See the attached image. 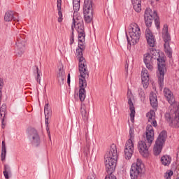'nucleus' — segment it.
Returning a JSON list of instances; mask_svg holds the SVG:
<instances>
[{
  "instance_id": "16",
  "label": "nucleus",
  "mask_w": 179,
  "mask_h": 179,
  "mask_svg": "<svg viewBox=\"0 0 179 179\" xmlns=\"http://www.w3.org/2000/svg\"><path fill=\"white\" fill-rule=\"evenodd\" d=\"M5 22H19V15L17 13H14L13 11L9 10L5 13L4 15Z\"/></svg>"
},
{
  "instance_id": "39",
  "label": "nucleus",
  "mask_w": 179,
  "mask_h": 179,
  "mask_svg": "<svg viewBox=\"0 0 179 179\" xmlns=\"http://www.w3.org/2000/svg\"><path fill=\"white\" fill-rule=\"evenodd\" d=\"M4 171H8V173H10V167L9 165H4Z\"/></svg>"
},
{
  "instance_id": "3",
  "label": "nucleus",
  "mask_w": 179,
  "mask_h": 179,
  "mask_svg": "<svg viewBox=\"0 0 179 179\" xmlns=\"http://www.w3.org/2000/svg\"><path fill=\"white\" fill-rule=\"evenodd\" d=\"M153 19L155 20L156 27L157 29H160V19L159 18V16H157V11L156 10L152 11V9L146 8L144 13L145 23V26L148 27L145 30V37L150 47H155V44L156 43L155 36H153V34L150 31V29H149V27H152Z\"/></svg>"
},
{
  "instance_id": "4",
  "label": "nucleus",
  "mask_w": 179,
  "mask_h": 179,
  "mask_svg": "<svg viewBox=\"0 0 179 179\" xmlns=\"http://www.w3.org/2000/svg\"><path fill=\"white\" fill-rule=\"evenodd\" d=\"M129 37H127V41L129 44L135 45L137 43H139V39L141 38V28L136 23H133L130 24L129 28Z\"/></svg>"
},
{
  "instance_id": "49",
  "label": "nucleus",
  "mask_w": 179,
  "mask_h": 179,
  "mask_svg": "<svg viewBox=\"0 0 179 179\" xmlns=\"http://www.w3.org/2000/svg\"><path fill=\"white\" fill-rule=\"evenodd\" d=\"M156 1H159V0H156Z\"/></svg>"
},
{
  "instance_id": "10",
  "label": "nucleus",
  "mask_w": 179,
  "mask_h": 179,
  "mask_svg": "<svg viewBox=\"0 0 179 179\" xmlns=\"http://www.w3.org/2000/svg\"><path fill=\"white\" fill-rule=\"evenodd\" d=\"M27 136L29 139L32 146H40L41 143V140H40V135H38V131L33 127H29L27 130Z\"/></svg>"
},
{
  "instance_id": "12",
  "label": "nucleus",
  "mask_w": 179,
  "mask_h": 179,
  "mask_svg": "<svg viewBox=\"0 0 179 179\" xmlns=\"http://www.w3.org/2000/svg\"><path fill=\"white\" fill-rule=\"evenodd\" d=\"M78 10H74L73 14V24L71 26L72 30H73L74 27L78 32L79 31H85V25L83 24V19L80 15L78 14Z\"/></svg>"
},
{
  "instance_id": "15",
  "label": "nucleus",
  "mask_w": 179,
  "mask_h": 179,
  "mask_svg": "<svg viewBox=\"0 0 179 179\" xmlns=\"http://www.w3.org/2000/svg\"><path fill=\"white\" fill-rule=\"evenodd\" d=\"M105 157H112L113 159L118 158V151H117V145L115 144H112L110 146L109 150L106 152Z\"/></svg>"
},
{
  "instance_id": "36",
  "label": "nucleus",
  "mask_w": 179,
  "mask_h": 179,
  "mask_svg": "<svg viewBox=\"0 0 179 179\" xmlns=\"http://www.w3.org/2000/svg\"><path fill=\"white\" fill-rule=\"evenodd\" d=\"M57 79H58L59 83L61 86L62 85H64V83H65V80L66 79V76L60 77Z\"/></svg>"
},
{
  "instance_id": "8",
  "label": "nucleus",
  "mask_w": 179,
  "mask_h": 179,
  "mask_svg": "<svg viewBox=\"0 0 179 179\" xmlns=\"http://www.w3.org/2000/svg\"><path fill=\"white\" fill-rule=\"evenodd\" d=\"M166 139H167V131H162L159 134L153 148L155 156H159V155L162 153V150L163 149V145H164V143L166 142Z\"/></svg>"
},
{
  "instance_id": "42",
  "label": "nucleus",
  "mask_w": 179,
  "mask_h": 179,
  "mask_svg": "<svg viewBox=\"0 0 179 179\" xmlns=\"http://www.w3.org/2000/svg\"><path fill=\"white\" fill-rule=\"evenodd\" d=\"M171 176H173V171H170L168 173H167V179H171Z\"/></svg>"
},
{
  "instance_id": "38",
  "label": "nucleus",
  "mask_w": 179,
  "mask_h": 179,
  "mask_svg": "<svg viewBox=\"0 0 179 179\" xmlns=\"http://www.w3.org/2000/svg\"><path fill=\"white\" fill-rule=\"evenodd\" d=\"M72 34H71V36L70 37V45H72V44H73L74 43V39H73V37H74V35H73V29H72Z\"/></svg>"
},
{
  "instance_id": "23",
  "label": "nucleus",
  "mask_w": 179,
  "mask_h": 179,
  "mask_svg": "<svg viewBox=\"0 0 179 179\" xmlns=\"http://www.w3.org/2000/svg\"><path fill=\"white\" fill-rule=\"evenodd\" d=\"M150 101L152 107L157 108V96H156V94L153 92L150 94Z\"/></svg>"
},
{
  "instance_id": "29",
  "label": "nucleus",
  "mask_w": 179,
  "mask_h": 179,
  "mask_svg": "<svg viewBox=\"0 0 179 179\" xmlns=\"http://www.w3.org/2000/svg\"><path fill=\"white\" fill-rule=\"evenodd\" d=\"M150 54L151 57L154 59H156L158 58V57L160 56V55H159V52H157V50H150Z\"/></svg>"
},
{
  "instance_id": "41",
  "label": "nucleus",
  "mask_w": 179,
  "mask_h": 179,
  "mask_svg": "<svg viewBox=\"0 0 179 179\" xmlns=\"http://www.w3.org/2000/svg\"><path fill=\"white\" fill-rule=\"evenodd\" d=\"M0 111L5 113L6 111V105L3 104L0 108Z\"/></svg>"
},
{
  "instance_id": "32",
  "label": "nucleus",
  "mask_w": 179,
  "mask_h": 179,
  "mask_svg": "<svg viewBox=\"0 0 179 179\" xmlns=\"http://www.w3.org/2000/svg\"><path fill=\"white\" fill-rule=\"evenodd\" d=\"M1 120L2 122L1 128H5V124H3V121H5V115L6 113L3 111H0Z\"/></svg>"
},
{
  "instance_id": "13",
  "label": "nucleus",
  "mask_w": 179,
  "mask_h": 179,
  "mask_svg": "<svg viewBox=\"0 0 179 179\" xmlns=\"http://www.w3.org/2000/svg\"><path fill=\"white\" fill-rule=\"evenodd\" d=\"M86 78H89V74L87 76H80L79 79V99L80 101H85L86 99V87H87V83L86 82Z\"/></svg>"
},
{
  "instance_id": "28",
  "label": "nucleus",
  "mask_w": 179,
  "mask_h": 179,
  "mask_svg": "<svg viewBox=\"0 0 179 179\" xmlns=\"http://www.w3.org/2000/svg\"><path fill=\"white\" fill-rule=\"evenodd\" d=\"M73 10H79L80 9V0H73Z\"/></svg>"
},
{
  "instance_id": "7",
  "label": "nucleus",
  "mask_w": 179,
  "mask_h": 179,
  "mask_svg": "<svg viewBox=\"0 0 179 179\" xmlns=\"http://www.w3.org/2000/svg\"><path fill=\"white\" fill-rule=\"evenodd\" d=\"M129 139L126 142L124 146V156L125 159L129 160L131 157H132V155H134V138H135V135L134 134V129L130 127L129 129Z\"/></svg>"
},
{
  "instance_id": "9",
  "label": "nucleus",
  "mask_w": 179,
  "mask_h": 179,
  "mask_svg": "<svg viewBox=\"0 0 179 179\" xmlns=\"http://www.w3.org/2000/svg\"><path fill=\"white\" fill-rule=\"evenodd\" d=\"M83 14L86 23H90L93 20V1L92 0L84 1Z\"/></svg>"
},
{
  "instance_id": "46",
  "label": "nucleus",
  "mask_w": 179,
  "mask_h": 179,
  "mask_svg": "<svg viewBox=\"0 0 179 179\" xmlns=\"http://www.w3.org/2000/svg\"><path fill=\"white\" fill-rule=\"evenodd\" d=\"M86 155L89 154V145L87 146V150L85 151Z\"/></svg>"
},
{
  "instance_id": "30",
  "label": "nucleus",
  "mask_w": 179,
  "mask_h": 179,
  "mask_svg": "<svg viewBox=\"0 0 179 179\" xmlns=\"http://www.w3.org/2000/svg\"><path fill=\"white\" fill-rule=\"evenodd\" d=\"M34 68L36 70V74H37V76L36 77V80L39 83V85H41V76H40V72H38V66H35Z\"/></svg>"
},
{
  "instance_id": "47",
  "label": "nucleus",
  "mask_w": 179,
  "mask_h": 179,
  "mask_svg": "<svg viewBox=\"0 0 179 179\" xmlns=\"http://www.w3.org/2000/svg\"><path fill=\"white\" fill-rule=\"evenodd\" d=\"M125 71L127 73H128V64L125 65Z\"/></svg>"
},
{
  "instance_id": "17",
  "label": "nucleus",
  "mask_w": 179,
  "mask_h": 179,
  "mask_svg": "<svg viewBox=\"0 0 179 179\" xmlns=\"http://www.w3.org/2000/svg\"><path fill=\"white\" fill-rule=\"evenodd\" d=\"M149 73L146 69H143L141 71V80L142 85L144 89H148L149 87Z\"/></svg>"
},
{
  "instance_id": "19",
  "label": "nucleus",
  "mask_w": 179,
  "mask_h": 179,
  "mask_svg": "<svg viewBox=\"0 0 179 179\" xmlns=\"http://www.w3.org/2000/svg\"><path fill=\"white\" fill-rule=\"evenodd\" d=\"M153 59H155L152 55L147 53L144 55V64H145L146 68L148 69L149 71H153Z\"/></svg>"
},
{
  "instance_id": "1",
  "label": "nucleus",
  "mask_w": 179,
  "mask_h": 179,
  "mask_svg": "<svg viewBox=\"0 0 179 179\" xmlns=\"http://www.w3.org/2000/svg\"><path fill=\"white\" fill-rule=\"evenodd\" d=\"M146 117L148 120V124L146 127L145 135L143 136V138L138 143V149L143 157H148L149 156V148L152 145L153 141H155V131L152 127L157 125L156 121V113L154 110H150L146 114Z\"/></svg>"
},
{
  "instance_id": "48",
  "label": "nucleus",
  "mask_w": 179,
  "mask_h": 179,
  "mask_svg": "<svg viewBox=\"0 0 179 179\" xmlns=\"http://www.w3.org/2000/svg\"><path fill=\"white\" fill-rule=\"evenodd\" d=\"M176 179H179V178H176Z\"/></svg>"
},
{
  "instance_id": "26",
  "label": "nucleus",
  "mask_w": 179,
  "mask_h": 179,
  "mask_svg": "<svg viewBox=\"0 0 179 179\" xmlns=\"http://www.w3.org/2000/svg\"><path fill=\"white\" fill-rule=\"evenodd\" d=\"M80 113L83 121H87V120L89 119V114H87V111L86 110V106L85 105H81Z\"/></svg>"
},
{
  "instance_id": "25",
  "label": "nucleus",
  "mask_w": 179,
  "mask_h": 179,
  "mask_svg": "<svg viewBox=\"0 0 179 179\" xmlns=\"http://www.w3.org/2000/svg\"><path fill=\"white\" fill-rule=\"evenodd\" d=\"M161 163L163 166H170V164L171 163V157L164 155L161 158Z\"/></svg>"
},
{
  "instance_id": "11",
  "label": "nucleus",
  "mask_w": 179,
  "mask_h": 179,
  "mask_svg": "<svg viewBox=\"0 0 179 179\" xmlns=\"http://www.w3.org/2000/svg\"><path fill=\"white\" fill-rule=\"evenodd\" d=\"M143 164L142 163V160L137 159L136 163L131 165V168L130 170V177L131 179H138L139 177V174L142 173V170H143Z\"/></svg>"
},
{
  "instance_id": "14",
  "label": "nucleus",
  "mask_w": 179,
  "mask_h": 179,
  "mask_svg": "<svg viewBox=\"0 0 179 179\" xmlns=\"http://www.w3.org/2000/svg\"><path fill=\"white\" fill-rule=\"evenodd\" d=\"M127 97L128 99V104L129 106V110H130V120L131 122H134L135 121V107L134 106V103L132 102V100L134 99V95L132 94V92L131 90L127 91Z\"/></svg>"
},
{
  "instance_id": "35",
  "label": "nucleus",
  "mask_w": 179,
  "mask_h": 179,
  "mask_svg": "<svg viewBox=\"0 0 179 179\" xmlns=\"http://www.w3.org/2000/svg\"><path fill=\"white\" fill-rule=\"evenodd\" d=\"M2 87H3V81L0 79V103L2 100Z\"/></svg>"
},
{
  "instance_id": "34",
  "label": "nucleus",
  "mask_w": 179,
  "mask_h": 179,
  "mask_svg": "<svg viewBox=\"0 0 179 179\" xmlns=\"http://www.w3.org/2000/svg\"><path fill=\"white\" fill-rule=\"evenodd\" d=\"M58 9V22L59 23H61L62 22V10L61 8H57Z\"/></svg>"
},
{
  "instance_id": "18",
  "label": "nucleus",
  "mask_w": 179,
  "mask_h": 179,
  "mask_svg": "<svg viewBox=\"0 0 179 179\" xmlns=\"http://www.w3.org/2000/svg\"><path fill=\"white\" fill-rule=\"evenodd\" d=\"M162 36L164 41V47H170V34H169V27L167 24L164 25Z\"/></svg>"
},
{
  "instance_id": "22",
  "label": "nucleus",
  "mask_w": 179,
  "mask_h": 179,
  "mask_svg": "<svg viewBox=\"0 0 179 179\" xmlns=\"http://www.w3.org/2000/svg\"><path fill=\"white\" fill-rule=\"evenodd\" d=\"M133 8L138 13L142 10V1L141 0H131Z\"/></svg>"
},
{
  "instance_id": "44",
  "label": "nucleus",
  "mask_w": 179,
  "mask_h": 179,
  "mask_svg": "<svg viewBox=\"0 0 179 179\" xmlns=\"http://www.w3.org/2000/svg\"><path fill=\"white\" fill-rule=\"evenodd\" d=\"M62 2V0H57V8H61V3Z\"/></svg>"
},
{
  "instance_id": "27",
  "label": "nucleus",
  "mask_w": 179,
  "mask_h": 179,
  "mask_svg": "<svg viewBox=\"0 0 179 179\" xmlns=\"http://www.w3.org/2000/svg\"><path fill=\"white\" fill-rule=\"evenodd\" d=\"M6 157V145H5V141H2L1 155V159L3 162Z\"/></svg>"
},
{
  "instance_id": "24",
  "label": "nucleus",
  "mask_w": 179,
  "mask_h": 179,
  "mask_svg": "<svg viewBox=\"0 0 179 179\" xmlns=\"http://www.w3.org/2000/svg\"><path fill=\"white\" fill-rule=\"evenodd\" d=\"M17 55L18 57H22L23 54H24V50H26V46L20 43H18L17 45Z\"/></svg>"
},
{
  "instance_id": "45",
  "label": "nucleus",
  "mask_w": 179,
  "mask_h": 179,
  "mask_svg": "<svg viewBox=\"0 0 179 179\" xmlns=\"http://www.w3.org/2000/svg\"><path fill=\"white\" fill-rule=\"evenodd\" d=\"M46 129L48 131L49 138L51 139V134L50 133V131H48L50 129L47 128Z\"/></svg>"
},
{
  "instance_id": "40",
  "label": "nucleus",
  "mask_w": 179,
  "mask_h": 179,
  "mask_svg": "<svg viewBox=\"0 0 179 179\" xmlns=\"http://www.w3.org/2000/svg\"><path fill=\"white\" fill-rule=\"evenodd\" d=\"M3 176L5 177L6 179H9V172L6 171H3Z\"/></svg>"
},
{
  "instance_id": "37",
  "label": "nucleus",
  "mask_w": 179,
  "mask_h": 179,
  "mask_svg": "<svg viewBox=\"0 0 179 179\" xmlns=\"http://www.w3.org/2000/svg\"><path fill=\"white\" fill-rule=\"evenodd\" d=\"M138 94L141 99H145V92H143V90H142V88L138 89Z\"/></svg>"
},
{
  "instance_id": "21",
  "label": "nucleus",
  "mask_w": 179,
  "mask_h": 179,
  "mask_svg": "<svg viewBox=\"0 0 179 179\" xmlns=\"http://www.w3.org/2000/svg\"><path fill=\"white\" fill-rule=\"evenodd\" d=\"M44 113H45V125L48 127V118L51 117V114L52 113V111L51 110V108H50V106H48V103H46L45 105Z\"/></svg>"
},
{
  "instance_id": "6",
  "label": "nucleus",
  "mask_w": 179,
  "mask_h": 179,
  "mask_svg": "<svg viewBox=\"0 0 179 179\" xmlns=\"http://www.w3.org/2000/svg\"><path fill=\"white\" fill-rule=\"evenodd\" d=\"M156 59L158 61V71L157 72V76L158 78L159 90L162 91L164 87V73L166 72V65L164 64V59L160 58V56H159Z\"/></svg>"
},
{
  "instance_id": "5",
  "label": "nucleus",
  "mask_w": 179,
  "mask_h": 179,
  "mask_svg": "<svg viewBox=\"0 0 179 179\" xmlns=\"http://www.w3.org/2000/svg\"><path fill=\"white\" fill-rule=\"evenodd\" d=\"M84 50L85 49L80 48L76 49V57L79 61L78 69L80 76H87V75H89V70H87V63L86 62L85 57H83Z\"/></svg>"
},
{
  "instance_id": "43",
  "label": "nucleus",
  "mask_w": 179,
  "mask_h": 179,
  "mask_svg": "<svg viewBox=\"0 0 179 179\" xmlns=\"http://www.w3.org/2000/svg\"><path fill=\"white\" fill-rule=\"evenodd\" d=\"M67 83L69 85H71V74L70 73H69L68 76H67Z\"/></svg>"
},
{
  "instance_id": "33",
  "label": "nucleus",
  "mask_w": 179,
  "mask_h": 179,
  "mask_svg": "<svg viewBox=\"0 0 179 179\" xmlns=\"http://www.w3.org/2000/svg\"><path fill=\"white\" fill-rule=\"evenodd\" d=\"M65 76V71L62 69H59L57 73V78H64Z\"/></svg>"
},
{
  "instance_id": "20",
  "label": "nucleus",
  "mask_w": 179,
  "mask_h": 179,
  "mask_svg": "<svg viewBox=\"0 0 179 179\" xmlns=\"http://www.w3.org/2000/svg\"><path fill=\"white\" fill-rule=\"evenodd\" d=\"M78 48L85 50L86 48V45H85V37H86V34L85 31H78Z\"/></svg>"
},
{
  "instance_id": "31",
  "label": "nucleus",
  "mask_w": 179,
  "mask_h": 179,
  "mask_svg": "<svg viewBox=\"0 0 179 179\" xmlns=\"http://www.w3.org/2000/svg\"><path fill=\"white\" fill-rule=\"evenodd\" d=\"M165 48V52L168 55L169 58H171L173 55V52H171V49H170V46L164 47Z\"/></svg>"
},
{
  "instance_id": "2",
  "label": "nucleus",
  "mask_w": 179,
  "mask_h": 179,
  "mask_svg": "<svg viewBox=\"0 0 179 179\" xmlns=\"http://www.w3.org/2000/svg\"><path fill=\"white\" fill-rule=\"evenodd\" d=\"M163 93L166 100L170 104V111L165 113V120L169 122L170 127L179 128V103L176 101L174 94L170 89L164 88Z\"/></svg>"
}]
</instances>
